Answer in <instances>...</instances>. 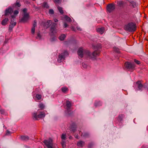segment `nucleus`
<instances>
[{"instance_id":"9","label":"nucleus","mask_w":148,"mask_h":148,"mask_svg":"<svg viewBox=\"0 0 148 148\" xmlns=\"http://www.w3.org/2000/svg\"><path fill=\"white\" fill-rule=\"evenodd\" d=\"M29 14L27 13H25L24 14L23 17L21 19V21L23 22H26L29 19Z\"/></svg>"},{"instance_id":"2","label":"nucleus","mask_w":148,"mask_h":148,"mask_svg":"<svg viewBox=\"0 0 148 148\" xmlns=\"http://www.w3.org/2000/svg\"><path fill=\"white\" fill-rule=\"evenodd\" d=\"M45 116L44 111H41L40 109L38 110L36 112L33 114V117L34 119L38 120L41 118H44Z\"/></svg>"},{"instance_id":"20","label":"nucleus","mask_w":148,"mask_h":148,"mask_svg":"<svg viewBox=\"0 0 148 148\" xmlns=\"http://www.w3.org/2000/svg\"><path fill=\"white\" fill-rule=\"evenodd\" d=\"M38 107L40 108V110H43L45 107V106L42 103H40L38 105Z\"/></svg>"},{"instance_id":"25","label":"nucleus","mask_w":148,"mask_h":148,"mask_svg":"<svg viewBox=\"0 0 148 148\" xmlns=\"http://www.w3.org/2000/svg\"><path fill=\"white\" fill-rule=\"evenodd\" d=\"M43 6L45 8H49L48 5L47 3L46 2H44L43 3Z\"/></svg>"},{"instance_id":"19","label":"nucleus","mask_w":148,"mask_h":148,"mask_svg":"<svg viewBox=\"0 0 148 148\" xmlns=\"http://www.w3.org/2000/svg\"><path fill=\"white\" fill-rule=\"evenodd\" d=\"M66 35L65 34L61 35L59 37L60 40H64L65 38L66 37Z\"/></svg>"},{"instance_id":"48","label":"nucleus","mask_w":148,"mask_h":148,"mask_svg":"<svg viewBox=\"0 0 148 148\" xmlns=\"http://www.w3.org/2000/svg\"><path fill=\"white\" fill-rule=\"evenodd\" d=\"M68 26L67 24L66 23H64V27H66Z\"/></svg>"},{"instance_id":"35","label":"nucleus","mask_w":148,"mask_h":148,"mask_svg":"<svg viewBox=\"0 0 148 148\" xmlns=\"http://www.w3.org/2000/svg\"><path fill=\"white\" fill-rule=\"evenodd\" d=\"M35 27H33L31 30V32L32 34H34L35 32Z\"/></svg>"},{"instance_id":"11","label":"nucleus","mask_w":148,"mask_h":148,"mask_svg":"<svg viewBox=\"0 0 148 148\" xmlns=\"http://www.w3.org/2000/svg\"><path fill=\"white\" fill-rule=\"evenodd\" d=\"M126 3L121 0H119L117 1V4L121 8H123Z\"/></svg>"},{"instance_id":"8","label":"nucleus","mask_w":148,"mask_h":148,"mask_svg":"<svg viewBox=\"0 0 148 148\" xmlns=\"http://www.w3.org/2000/svg\"><path fill=\"white\" fill-rule=\"evenodd\" d=\"M56 23H53L51 27L50 31L51 35H54L57 32V30L56 28Z\"/></svg>"},{"instance_id":"22","label":"nucleus","mask_w":148,"mask_h":148,"mask_svg":"<svg viewBox=\"0 0 148 148\" xmlns=\"http://www.w3.org/2000/svg\"><path fill=\"white\" fill-rule=\"evenodd\" d=\"M21 139L23 140H27L29 139V137L27 136H23L21 137Z\"/></svg>"},{"instance_id":"46","label":"nucleus","mask_w":148,"mask_h":148,"mask_svg":"<svg viewBox=\"0 0 148 148\" xmlns=\"http://www.w3.org/2000/svg\"><path fill=\"white\" fill-rule=\"evenodd\" d=\"M36 25V22L35 21H34V24H33V27H35Z\"/></svg>"},{"instance_id":"7","label":"nucleus","mask_w":148,"mask_h":148,"mask_svg":"<svg viewBox=\"0 0 148 148\" xmlns=\"http://www.w3.org/2000/svg\"><path fill=\"white\" fill-rule=\"evenodd\" d=\"M115 8V5L114 3L109 4L107 6V10L109 12H112L114 10Z\"/></svg>"},{"instance_id":"33","label":"nucleus","mask_w":148,"mask_h":148,"mask_svg":"<svg viewBox=\"0 0 148 148\" xmlns=\"http://www.w3.org/2000/svg\"><path fill=\"white\" fill-rule=\"evenodd\" d=\"M10 23L13 26H14L16 24V23L14 21H13L12 20L11 21Z\"/></svg>"},{"instance_id":"10","label":"nucleus","mask_w":148,"mask_h":148,"mask_svg":"<svg viewBox=\"0 0 148 148\" xmlns=\"http://www.w3.org/2000/svg\"><path fill=\"white\" fill-rule=\"evenodd\" d=\"M13 12V10L12 8H8L5 10L4 15L6 16H8L12 14Z\"/></svg>"},{"instance_id":"14","label":"nucleus","mask_w":148,"mask_h":148,"mask_svg":"<svg viewBox=\"0 0 148 148\" xmlns=\"http://www.w3.org/2000/svg\"><path fill=\"white\" fill-rule=\"evenodd\" d=\"M9 21L8 18H5L3 20L1 23V24L3 25H5L7 24V23Z\"/></svg>"},{"instance_id":"12","label":"nucleus","mask_w":148,"mask_h":148,"mask_svg":"<svg viewBox=\"0 0 148 148\" xmlns=\"http://www.w3.org/2000/svg\"><path fill=\"white\" fill-rule=\"evenodd\" d=\"M52 23V21L51 20H48L46 22L44 23V26L46 28H47L49 27Z\"/></svg>"},{"instance_id":"30","label":"nucleus","mask_w":148,"mask_h":148,"mask_svg":"<svg viewBox=\"0 0 148 148\" xmlns=\"http://www.w3.org/2000/svg\"><path fill=\"white\" fill-rule=\"evenodd\" d=\"M61 144L63 148H65L66 146L65 141L63 140L62 141Z\"/></svg>"},{"instance_id":"40","label":"nucleus","mask_w":148,"mask_h":148,"mask_svg":"<svg viewBox=\"0 0 148 148\" xmlns=\"http://www.w3.org/2000/svg\"><path fill=\"white\" fill-rule=\"evenodd\" d=\"M20 6V4L18 2H16L15 4V7H19Z\"/></svg>"},{"instance_id":"1","label":"nucleus","mask_w":148,"mask_h":148,"mask_svg":"<svg viewBox=\"0 0 148 148\" xmlns=\"http://www.w3.org/2000/svg\"><path fill=\"white\" fill-rule=\"evenodd\" d=\"M99 49L95 50L91 54L90 52L88 50H84L82 48L79 49L77 51V54L79 57L82 58L83 56H86L88 58H93L98 56L100 53Z\"/></svg>"},{"instance_id":"21","label":"nucleus","mask_w":148,"mask_h":148,"mask_svg":"<svg viewBox=\"0 0 148 148\" xmlns=\"http://www.w3.org/2000/svg\"><path fill=\"white\" fill-rule=\"evenodd\" d=\"M84 144V142L82 141H80L78 142L77 144V145L78 146L80 147H82L83 146Z\"/></svg>"},{"instance_id":"54","label":"nucleus","mask_w":148,"mask_h":148,"mask_svg":"<svg viewBox=\"0 0 148 148\" xmlns=\"http://www.w3.org/2000/svg\"><path fill=\"white\" fill-rule=\"evenodd\" d=\"M32 0L34 1H35V0Z\"/></svg>"},{"instance_id":"5","label":"nucleus","mask_w":148,"mask_h":148,"mask_svg":"<svg viewBox=\"0 0 148 148\" xmlns=\"http://www.w3.org/2000/svg\"><path fill=\"white\" fill-rule=\"evenodd\" d=\"M69 55L68 52L65 51L63 53L60 54L58 56V62H61L62 60L64 59L65 58Z\"/></svg>"},{"instance_id":"24","label":"nucleus","mask_w":148,"mask_h":148,"mask_svg":"<svg viewBox=\"0 0 148 148\" xmlns=\"http://www.w3.org/2000/svg\"><path fill=\"white\" fill-rule=\"evenodd\" d=\"M64 18L67 21L70 22L71 21V18L69 17H68L67 16H65Z\"/></svg>"},{"instance_id":"53","label":"nucleus","mask_w":148,"mask_h":148,"mask_svg":"<svg viewBox=\"0 0 148 148\" xmlns=\"http://www.w3.org/2000/svg\"><path fill=\"white\" fill-rule=\"evenodd\" d=\"M72 138V137L71 136H70L69 137L70 139H71Z\"/></svg>"},{"instance_id":"32","label":"nucleus","mask_w":148,"mask_h":148,"mask_svg":"<svg viewBox=\"0 0 148 148\" xmlns=\"http://www.w3.org/2000/svg\"><path fill=\"white\" fill-rule=\"evenodd\" d=\"M113 49H114V51H115V52H117V53H119V48H118L116 47H114Z\"/></svg>"},{"instance_id":"18","label":"nucleus","mask_w":148,"mask_h":148,"mask_svg":"<svg viewBox=\"0 0 148 148\" xmlns=\"http://www.w3.org/2000/svg\"><path fill=\"white\" fill-rule=\"evenodd\" d=\"M18 10H16L14 11V15H12L11 16V17L12 18H15V15H17L18 13ZM13 20H14V19H13Z\"/></svg>"},{"instance_id":"39","label":"nucleus","mask_w":148,"mask_h":148,"mask_svg":"<svg viewBox=\"0 0 148 148\" xmlns=\"http://www.w3.org/2000/svg\"><path fill=\"white\" fill-rule=\"evenodd\" d=\"M134 61L136 63L138 64H140V62L136 59H134Z\"/></svg>"},{"instance_id":"34","label":"nucleus","mask_w":148,"mask_h":148,"mask_svg":"<svg viewBox=\"0 0 148 148\" xmlns=\"http://www.w3.org/2000/svg\"><path fill=\"white\" fill-rule=\"evenodd\" d=\"M54 11L52 9H50L49 11V13L50 14H53L54 13Z\"/></svg>"},{"instance_id":"45","label":"nucleus","mask_w":148,"mask_h":148,"mask_svg":"<svg viewBox=\"0 0 148 148\" xmlns=\"http://www.w3.org/2000/svg\"><path fill=\"white\" fill-rule=\"evenodd\" d=\"M88 134L87 133H85L83 135V136L84 137H87L88 136Z\"/></svg>"},{"instance_id":"36","label":"nucleus","mask_w":148,"mask_h":148,"mask_svg":"<svg viewBox=\"0 0 148 148\" xmlns=\"http://www.w3.org/2000/svg\"><path fill=\"white\" fill-rule=\"evenodd\" d=\"M98 104H97L96 102H95V106H100V105H101V104L100 102V101L98 102Z\"/></svg>"},{"instance_id":"49","label":"nucleus","mask_w":148,"mask_h":148,"mask_svg":"<svg viewBox=\"0 0 148 148\" xmlns=\"http://www.w3.org/2000/svg\"><path fill=\"white\" fill-rule=\"evenodd\" d=\"M77 29L78 30H79L80 31H81V28L79 27H77Z\"/></svg>"},{"instance_id":"50","label":"nucleus","mask_w":148,"mask_h":148,"mask_svg":"<svg viewBox=\"0 0 148 148\" xmlns=\"http://www.w3.org/2000/svg\"><path fill=\"white\" fill-rule=\"evenodd\" d=\"M54 21H55V22H57L58 21V19H54Z\"/></svg>"},{"instance_id":"17","label":"nucleus","mask_w":148,"mask_h":148,"mask_svg":"<svg viewBox=\"0 0 148 148\" xmlns=\"http://www.w3.org/2000/svg\"><path fill=\"white\" fill-rule=\"evenodd\" d=\"M137 84H138V88L139 90H141L142 88L143 87L142 84L141 83V82L140 81H138L137 82Z\"/></svg>"},{"instance_id":"3","label":"nucleus","mask_w":148,"mask_h":148,"mask_svg":"<svg viewBox=\"0 0 148 148\" xmlns=\"http://www.w3.org/2000/svg\"><path fill=\"white\" fill-rule=\"evenodd\" d=\"M136 26L135 24L132 23H128L125 27V29L127 31L133 32L135 31Z\"/></svg>"},{"instance_id":"38","label":"nucleus","mask_w":148,"mask_h":148,"mask_svg":"<svg viewBox=\"0 0 148 148\" xmlns=\"http://www.w3.org/2000/svg\"><path fill=\"white\" fill-rule=\"evenodd\" d=\"M62 0H54V1L55 3H59L61 2Z\"/></svg>"},{"instance_id":"26","label":"nucleus","mask_w":148,"mask_h":148,"mask_svg":"<svg viewBox=\"0 0 148 148\" xmlns=\"http://www.w3.org/2000/svg\"><path fill=\"white\" fill-rule=\"evenodd\" d=\"M82 66L84 68H87L88 67V66L85 63H83L82 64Z\"/></svg>"},{"instance_id":"41","label":"nucleus","mask_w":148,"mask_h":148,"mask_svg":"<svg viewBox=\"0 0 148 148\" xmlns=\"http://www.w3.org/2000/svg\"><path fill=\"white\" fill-rule=\"evenodd\" d=\"M41 38V36L39 33L37 34V38L38 39H40Z\"/></svg>"},{"instance_id":"13","label":"nucleus","mask_w":148,"mask_h":148,"mask_svg":"<svg viewBox=\"0 0 148 148\" xmlns=\"http://www.w3.org/2000/svg\"><path fill=\"white\" fill-rule=\"evenodd\" d=\"M97 32L101 34H102L104 32V29L103 27L98 28L97 29Z\"/></svg>"},{"instance_id":"23","label":"nucleus","mask_w":148,"mask_h":148,"mask_svg":"<svg viewBox=\"0 0 148 148\" xmlns=\"http://www.w3.org/2000/svg\"><path fill=\"white\" fill-rule=\"evenodd\" d=\"M57 8L60 12L61 14H63V11L62 10V8L60 7L59 6H58Z\"/></svg>"},{"instance_id":"6","label":"nucleus","mask_w":148,"mask_h":148,"mask_svg":"<svg viewBox=\"0 0 148 148\" xmlns=\"http://www.w3.org/2000/svg\"><path fill=\"white\" fill-rule=\"evenodd\" d=\"M125 66L127 69L130 70H132L135 67V65L134 64L126 62L125 63Z\"/></svg>"},{"instance_id":"42","label":"nucleus","mask_w":148,"mask_h":148,"mask_svg":"<svg viewBox=\"0 0 148 148\" xmlns=\"http://www.w3.org/2000/svg\"><path fill=\"white\" fill-rule=\"evenodd\" d=\"M56 39V38L55 36H53L51 39V41H54Z\"/></svg>"},{"instance_id":"15","label":"nucleus","mask_w":148,"mask_h":148,"mask_svg":"<svg viewBox=\"0 0 148 148\" xmlns=\"http://www.w3.org/2000/svg\"><path fill=\"white\" fill-rule=\"evenodd\" d=\"M71 102L69 101H66V107L67 109L68 110L70 109L71 106Z\"/></svg>"},{"instance_id":"43","label":"nucleus","mask_w":148,"mask_h":148,"mask_svg":"<svg viewBox=\"0 0 148 148\" xmlns=\"http://www.w3.org/2000/svg\"><path fill=\"white\" fill-rule=\"evenodd\" d=\"M27 10L26 8H24L23 9V11L24 13V14H25V13H27Z\"/></svg>"},{"instance_id":"31","label":"nucleus","mask_w":148,"mask_h":148,"mask_svg":"<svg viewBox=\"0 0 148 148\" xmlns=\"http://www.w3.org/2000/svg\"><path fill=\"white\" fill-rule=\"evenodd\" d=\"M76 128L74 127H72V126H71V128H70V131L72 132H75V130Z\"/></svg>"},{"instance_id":"27","label":"nucleus","mask_w":148,"mask_h":148,"mask_svg":"<svg viewBox=\"0 0 148 148\" xmlns=\"http://www.w3.org/2000/svg\"><path fill=\"white\" fill-rule=\"evenodd\" d=\"M42 96L40 95L39 94H37L36 95V98L38 100H40Z\"/></svg>"},{"instance_id":"44","label":"nucleus","mask_w":148,"mask_h":148,"mask_svg":"<svg viewBox=\"0 0 148 148\" xmlns=\"http://www.w3.org/2000/svg\"><path fill=\"white\" fill-rule=\"evenodd\" d=\"M101 47V46L100 44L98 45L97 46H96V48L97 49H99Z\"/></svg>"},{"instance_id":"51","label":"nucleus","mask_w":148,"mask_h":148,"mask_svg":"<svg viewBox=\"0 0 148 148\" xmlns=\"http://www.w3.org/2000/svg\"><path fill=\"white\" fill-rule=\"evenodd\" d=\"M75 138H77V139H78L79 138L77 135H75Z\"/></svg>"},{"instance_id":"52","label":"nucleus","mask_w":148,"mask_h":148,"mask_svg":"<svg viewBox=\"0 0 148 148\" xmlns=\"http://www.w3.org/2000/svg\"><path fill=\"white\" fill-rule=\"evenodd\" d=\"M79 133L81 135H82V133L81 132L79 131Z\"/></svg>"},{"instance_id":"28","label":"nucleus","mask_w":148,"mask_h":148,"mask_svg":"<svg viewBox=\"0 0 148 148\" xmlns=\"http://www.w3.org/2000/svg\"><path fill=\"white\" fill-rule=\"evenodd\" d=\"M61 89H62V91L64 92H65L68 90V88H67L65 87H62V88Z\"/></svg>"},{"instance_id":"16","label":"nucleus","mask_w":148,"mask_h":148,"mask_svg":"<svg viewBox=\"0 0 148 148\" xmlns=\"http://www.w3.org/2000/svg\"><path fill=\"white\" fill-rule=\"evenodd\" d=\"M130 6H132L133 8H135L137 6V4L136 3L133 1H130Z\"/></svg>"},{"instance_id":"29","label":"nucleus","mask_w":148,"mask_h":148,"mask_svg":"<svg viewBox=\"0 0 148 148\" xmlns=\"http://www.w3.org/2000/svg\"><path fill=\"white\" fill-rule=\"evenodd\" d=\"M61 138L62 139V141L63 140L65 141L66 139V135L65 134H63L61 136Z\"/></svg>"},{"instance_id":"47","label":"nucleus","mask_w":148,"mask_h":148,"mask_svg":"<svg viewBox=\"0 0 148 148\" xmlns=\"http://www.w3.org/2000/svg\"><path fill=\"white\" fill-rule=\"evenodd\" d=\"M10 132L9 131H8V130L7 131V132L6 133V135H9V134H10Z\"/></svg>"},{"instance_id":"37","label":"nucleus","mask_w":148,"mask_h":148,"mask_svg":"<svg viewBox=\"0 0 148 148\" xmlns=\"http://www.w3.org/2000/svg\"><path fill=\"white\" fill-rule=\"evenodd\" d=\"M14 27V26H12L11 24L9 26V30L10 31L12 30Z\"/></svg>"},{"instance_id":"4","label":"nucleus","mask_w":148,"mask_h":148,"mask_svg":"<svg viewBox=\"0 0 148 148\" xmlns=\"http://www.w3.org/2000/svg\"><path fill=\"white\" fill-rule=\"evenodd\" d=\"M46 146L48 148H56V146H54L52 143V140L49 138L48 140H45L43 141Z\"/></svg>"}]
</instances>
